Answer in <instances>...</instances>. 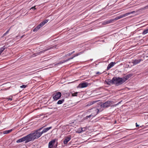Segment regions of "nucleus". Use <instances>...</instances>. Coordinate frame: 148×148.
<instances>
[{
  "label": "nucleus",
  "instance_id": "obj_36",
  "mask_svg": "<svg viewBox=\"0 0 148 148\" xmlns=\"http://www.w3.org/2000/svg\"><path fill=\"white\" fill-rule=\"evenodd\" d=\"M136 127H138L139 126V125L137 124V123H136Z\"/></svg>",
  "mask_w": 148,
  "mask_h": 148
},
{
  "label": "nucleus",
  "instance_id": "obj_3",
  "mask_svg": "<svg viewBox=\"0 0 148 148\" xmlns=\"http://www.w3.org/2000/svg\"><path fill=\"white\" fill-rule=\"evenodd\" d=\"M61 95L62 94L60 92H55L52 95L53 99L54 101H56L60 98Z\"/></svg>",
  "mask_w": 148,
  "mask_h": 148
},
{
  "label": "nucleus",
  "instance_id": "obj_27",
  "mask_svg": "<svg viewBox=\"0 0 148 148\" xmlns=\"http://www.w3.org/2000/svg\"><path fill=\"white\" fill-rule=\"evenodd\" d=\"M49 21V19H46L44 21H43L42 22L43 23L44 25L47 23L48 21Z\"/></svg>",
  "mask_w": 148,
  "mask_h": 148
},
{
  "label": "nucleus",
  "instance_id": "obj_38",
  "mask_svg": "<svg viewBox=\"0 0 148 148\" xmlns=\"http://www.w3.org/2000/svg\"><path fill=\"white\" fill-rule=\"evenodd\" d=\"M74 52H75V51H72V52H71V54H72Z\"/></svg>",
  "mask_w": 148,
  "mask_h": 148
},
{
  "label": "nucleus",
  "instance_id": "obj_44",
  "mask_svg": "<svg viewBox=\"0 0 148 148\" xmlns=\"http://www.w3.org/2000/svg\"><path fill=\"white\" fill-rule=\"evenodd\" d=\"M116 123V121H115V123Z\"/></svg>",
  "mask_w": 148,
  "mask_h": 148
},
{
  "label": "nucleus",
  "instance_id": "obj_25",
  "mask_svg": "<svg viewBox=\"0 0 148 148\" xmlns=\"http://www.w3.org/2000/svg\"><path fill=\"white\" fill-rule=\"evenodd\" d=\"M82 53H83L82 52H81L78 53L74 55V57H75L77 56H79V55L82 54Z\"/></svg>",
  "mask_w": 148,
  "mask_h": 148
},
{
  "label": "nucleus",
  "instance_id": "obj_16",
  "mask_svg": "<svg viewBox=\"0 0 148 148\" xmlns=\"http://www.w3.org/2000/svg\"><path fill=\"white\" fill-rule=\"evenodd\" d=\"M42 27L39 24L37 26L33 29V31L34 32H36Z\"/></svg>",
  "mask_w": 148,
  "mask_h": 148
},
{
  "label": "nucleus",
  "instance_id": "obj_6",
  "mask_svg": "<svg viewBox=\"0 0 148 148\" xmlns=\"http://www.w3.org/2000/svg\"><path fill=\"white\" fill-rule=\"evenodd\" d=\"M52 128V127H47L46 128H44L42 130V131L39 133H38V134H36V135H37V136H36L37 137H40L42 135V134L44 133H45L46 132H47L50 129Z\"/></svg>",
  "mask_w": 148,
  "mask_h": 148
},
{
  "label": "nucleus",
  "instance_id": "obj_22",
  "mask_svg": "<svg viewBox=\"0 0 148 148\" xmlns=\"http://www.w3.org/2000/svg\"><path fill=\"white\" fill-rule=\"evenodd\" d=\"M147 33H148V27L147 29L144 30L142 32V34H145Z\"/></svg>",
  "mask_w": 148,
  "mask_h": 148
},
{
  "label": "nucleus",
  "instance_id": "obj_19",
  "mask_svg": "<svg viewBox=\"0 0 148 148\" xmlns=\"http://www.w3.org/2000/svg\"><path fill=\"white\" fill-rule=\"evenodd\" d=\"M64 101V99H63L61 100H59L57 103L58 104H60L62 103Z\"/></svg>",
  "mask_w": 148,
  "mask_h": 148
},
{
  "label": "nucleus",
  "instance_id": "obj_43",
  "mask_svg": "<svg viewBox=\"0 0 148 148\" xmlns=\"http://www.w3.org/2000/svg\"><path fill=\"white\" fill-rule=\"evenodd\" d=\"M100 106H101V107H102V104H101L100 105Z\"/></svg>",
  "mask_w": 148,
  "mask_h": 148
},
{
  "label": "nucleus",
  "instance_id": "obj_1",
  "mask_svg": "<svg viewBox=\"0 0 148 148\" xmlns=\"http://www.w3.org/2000/svg\"><path fill=\"white\" fill-rule=\"evenodd\" d=\"M124 81L123 78L114 77L109 82L110 84H114L116 86H118L123 84L124 82Z\"/></svg>",
  "mask_w": 148,
  "mask_h": 148
},
{
  "label": "nucleus",
  "instance_id": "obj_26",
  "mask_svg": "<svg viewBox=\"0 0 148 148\" xmlns=\"http://www.w3.org/2000/svg\"><path fill=\"white\" fill-rule=\"evenodd\" d=\"M65 62L64 61V60L58 63H57L56 64V65H58V64H62L63 63Z\"/></svg>",
  "mask_w": 148,
  "mask_h": 148
},
{
  "label": "nucleus",
  "instance_id": "obj_30",
  "mask_svg": "<svg viewBox=\"0 0 148 148\" xmlns=\"http://www.w3.org/2000/svg\"><path fill=\"white\" fill-rule=\"evenodd\" d=\"M148 5L146 6H145L144 8H142V9L143 10H145V9H148Z\"/></svg>",
  "mask_w": 148,
  "mask_h": 148
},
{
  "label": "nucleus",
  "instance_id": "obj_32",
  "mask_svg": "<svg viewBox=\"0 0 148 148\" xmlns=\"http://www.w3.org/2000/svg\"><path fill=\"white\" fill-rule=\"evenodd\" d=\"M40 24L41 26L42 27L44 25V24L42 22L40 23Z\"/></svg>",
  "mask_w": 148,
  "mask_h": 148
},
{
  "label": "nucleus",
  "instance_id": "obj_2",
  "mask_svg": "<svg viewBox=\"0 0 148 148\" xmlns=\"http://www.w3.org/2000/svg\"><path fill=\"white\" fill-rule=\"evenodd\" d=\"M33 140H34L32 137L31 135L29 134L26 136L16 141V142L19 143L25 141V143H27Z\"/></svg>",
  "mask_w": 148,
  "mask_h": 148
},
{
  "label": "nucleus",
  "instance_id": "obj_33",
  "mask_svg": "<svg viewBox=\"0 0 148 148\" xmlns=\"http://www.w3.org/2000/svg\"><path fill=\"white\" fill-rule=\"evenodd\" d=\"M70 58H69L68 59H67L66 60H64V61L65 62H67L69 60H70Z\"/></svg>",
  "mask_w": 148,
  "mask_h": 148
},
{
  "label": "nucleus",
  "instance_id": "obj_18",
  "mask_svg": "<svg viewBox=\"0 0 148 148\" xmlns=\"http://www.w3.org/2000/svg\"><path fill=\"white\" fill-rule=\"evenodd\" d=\"M12 130V129H11L8 130L4 131L3 132V133L4 134H8L11 132Z\"/></svg>",
  "mask_w": 148,
  "mask_h": 148
},
{
  "label": "nucleus",
  "instance_id": "obj_45",
  "mask_svg": "<svg viewBox=\"0 0 148 148\" xmlns=\"http://www.w3.org/2000/svg\"><path fill=\"white\" fill-rule=\"evenodd\" d=\"M102 42H103V40H102Z\"/></svg>",
  "mask_w": 148,
  "mask_h": 148
},
{
  "label": "nucleus",
  "instance_id": "obj_28",
  "mask_svg": "<svg viewBox=\"0 0 148 148\" xmlns=\"http://www.w3.org/2000/svg\"><path fill=\"white\" fill-rule=\"evenodd\" d=\"M27 85H23L22 86H20V87L21 88H26V87H27Z\"/></svg>",
  "mask_w": 148,
  "mask_h": 148
},
{
  "label": "nucleus",
  "instance_id": "obj_10",
  "mask_svg": "<svg viewBox=\"0 0 148 148\" xmlns=\"http://www.w3.org/2000/svg\"><path fill=\"white\" fill-rule=\"evenodd\" d=\"M71 136L70 135H69L66 137H65V139L63 141V143L64 144H66L71 139Z\"/></svg>",
  "mask_w": 148,
  "mask_h": 148
},
{
  "label": "nucleus",
  "instance_id": "obj_5",
  "mask_svg": "<svg viewBox=\"0 0 148 148\" xmlns=\"http://www.w3.org/2000/svg\"><path fill=\"white\" fill-rule=\"evenodd\" d=\"M56 141V139H55L52 140L51 141L49 142L48 144V148H56L57 146L58 143H57L55 145H54Z\"/></svg>",
  "mask_w": 148,
  "mask_h": 148
},
{
  "label": "nucleus",
  "instance_id": "obj_41",
  "mask_svg": "<svg viewBox=\"0 0 148 148\" xmlns=\"http://www.w3.org/2000/svg\"><path fill=\"white\" fill-rule=\"evenodd\" d=\"M23 36H21V38H23Z\"/></svg>",
  "mask_w": 148,
  "mask_h": 148
},
{
  "label": "nucleus",
  "instance_id": "obj_12",
  "mask_svg": "<svg viewBox=\"0 0 148 148\" xmlns=\"http://www.w3.org/2000/svg\"><path fill=\"white\" fill-rule=\"evenodd\" d=\"M88 86V84L84 82L80 84L78 86L77 88H84Z\"/></svg>",
  "mask_w": 148,
  "mask_h": 148
},
{
  "label": "nucleus",
  "instance_id": "obj_15",
  "mask_svg": "<svg viewBox=\"0 0 148 148\" xmlns=\"http://www.w3.org/2000/svg\"><path fill=\"white\" fill-rule=\"evenodd\" d=\"M142 60L141 59L139 60H133L132 63L134 64H136L142 61Z\"/></svg>",
  "mask_w": 148,
  "mask_h": 148
},
{
  "label": "nucleus",
  "instance_id": "obj_4",
  "mask_svg": "<svg viewBox=\"0 0 148 148\" xmlns=\"http://www.w3.org/2000/svg\"><path fill=\"white\" fill-rule=\"evenodd\" d=\"M42 128L43 127L36 130H35L33 132H32L30 134L31 135V136L34 140L35 139L38 138L39 137H37H37L36 136H37V135H36V134H38V133H40V132H39L38 131H40Z\"/></svg>",
  "mask_w": 148,
  "mask_h": 148
},
{
  "label": "nucleus",
  "instance_id": "obj_35",
  "mask_svg": "<svg viewBox=\"0 0 148 148\" xmlns=\"http://www.w3.org/2000/svg\"><path fill=\"white\" fill-rule=\"evenodd\" d=\"M122 101H120L118 103H117L116 104V105H118L119 103H121V102Z\"/></svg>",
  "mask_w": 148,
  "mask_h": 148
},
{
  "label": "nucleus",
  "instance_id": "obj_37",
  "mask_svg": "<svg viewBox=\"0 0 148 148\" xmlns=\"http://www.w3.org/2000/svg\"><path fill=\"white\" fill-rule=\"evenodd\" d=\"M74 57H74V56H73L72 57H71L70 58V60L73 59Z\"/></svg>",
  "mask_w": 148,
  "mask_h": 148
},
{
  "label": "nucleus",
  "instance_id": "obj_42",
  "mask_svg": "<svg viewBox=\"0 0 148 148\" xmlns=\"http://www.w3.org/2000/svg\"><path fill=\"white\" fill-rule=\"evenodd\" d=\"M97 73V74H98L99 73V72H97V73Z\"/></svg>",
  "mask_w": 148,
  "mask_h": 148
},
{
  "label": "nucleus",
  "instance_id": "obj_39",
  "mask_svg": "<svg viewBox=\"0 0 148 148\" xmlns=\"http://www.w3.org/2000/svg\"><path fill=\"white\" fill-rule=\"evenodd\" d=\"M81 130H82L81 131H80V132H78L79 133H80V132H82V129Z\"/></svg>",
  "mask_w": 148,
  "mask_h": 148
},
{
  "label": "nucleus",
  "instance_id": "obj_24",
  "mask_svg": "<svg viewBox=\"0 0 148 148\" xmlns=\"http://www.w3.org/2000/svg\"><path fill=\"white\" fill-rule=\"evenodd\" d=\"M78 92H76L75 93L71 92V95L72 97L77 96Z\"/></svg>",
  "mask_w": 148,
  "mask_h": 148
},
{
  "label": "nucleus",
  "instance_id": "obj_23",
  "mask_svg": "<svg viewBox=\"0 0 148 148\" xmlns=\"http://www.w3.org/2000/svg\"><path fill=\"white\" fill-rule=\"evenodd\" d=\"M10 29H9L3 35V36H2V37H4L7 34H8L9 33V31L10 30Z\"/></svg>",
  "mask_w": 148,
  "mask_h": 148
},
{
  "label": "nucleus",
  "instance_id": "obj_9",
  "mask_svg": "<svg viewBox=\"0 0 148 148\" xmlns=\"http://www.w3.org/2000/svg\"><path fill=\"white\" fill-rule=\"evenodd\" d=\"M111 104V102L110 101H107L104 103H102V107L107 108L110 106Z\"/></svg>",
  "mask_w": 148,
  "mask_h": 148
},
{
  "label": "nucleus",
  "instance_id": "obj_29",
  "mask_svg": "<svg viewBox=\"0 0 148 148\" xmlns=\"http://www.w3.org/2000/svg\"><path fill=\"white\" fill-rule=\"evenodd\" d=\"M11 97V98H7V99H8V100H10L12 101V96H10V97Z\"/></svg>",
  "mask_w": 148,
  "mask_h": 148
},
{
  "label": "nucleus",
  "instance_id": "obj_34",
  "mask_svg": "<svg viewBox=\"0 0 148 148\" xmlns=\"http://www.w3.org/2000/svg\"><path fill=\"white\" fill-rule=\"evenodd\" d=\"M35 7H36V6H34V7H32L31 8V9H34V10H35L36 9V8H35Z\"/></svg>",
  "mask_w": 148,
  "mask_h": 148
},
{
  "label": "nucleus",
  "instance_id": "obj_20",
  "mask_svg": "<svg viewBox=\"0 0 148 148\" xmlns=\"http://www.w3.org/2000/svg\"><path fill=\"white\" fill-rule=\"evenodd\" d=\"M6 48L5 46H4L3 47L0 48V55Z\"/></svg>",
  "mask_w": 148,
  "mask_h": 148
},
{
  "label": "nucleus",
  "instance_id": "obj_17",
  "mask_svg": "<svg viewBox=\"0 0 148 148\" xmlns=\"http://www.w3.org/2000/svg\"><path fill=\"white\" fill-rule=\"evenodd\" d=\"M50 49L49 48V49H45V50H43L42 51H41L39 52H38V53H37V54H38V55H40V54L41 53H44V52H45V51H47L48 50H49V49Z\"/></svg>",
  "mask_w": 148,
  "mask_h": 148
},
{
  "label": "nucleus",
  "instance_id": "obj_14",
  "mask_svg": "<svg viewBox=\"0 0 148 148\" xmlns=\"http://www.w3.org/2000/svg\"><path fill=\"white\" fill-rule=\"evenodd\" d=\"M114 20L111 19L108 21H105L103 22L102 23L103 25H106L111 23Z\"/></svg>",
  "mask_w": 148,
  "mask_h": 148
},
{
  "label": "nucleus",
  "instance_id": "obj_21",
  "mask_svg": "<svg viewBox=\"0 0 148 148\" xmlns=\"http://www.w3.org/2000/svg\"><path fill=\"white\" fill-rule=\"evenodd\" d=\"M95 102H96V101H90L87 104V106H90L92 105Z\"/></svg>",
  "mask_w": 148,
  "mask_h": 148
},
{
  "label": "nucleus",
  "instance_id": "obj_8",
  "mask_svg": "<svg viewBox=\"0 0 148 148\" xmlns=\"http://www.w3.org/2000/svg\"><path fill=\"white\" fill-rule=\"evenodd\" d=\"M132 12H128L124 14L120 15L119 16H117L114 19L115 20H117L122 18H123L124 17H125L129 14H132Z\"/></svg>",
  "mask_w": 148,
  "mask_h": 148
},
{
  "label": "nucleus",
  "instance_id": "obj_40",
  "mask_svg": "<svg viewBox=\"0 0 148 148\" xmlns=\"http://www.w3.org/2000/svg\"><path fill=\"white\" fill-rule=\"evenodd\" d=\"M106 138V137H103V138H102V139H104V138Z\"/></svg>",
  "mask_w": 148,
  "mask_h": 148
},
{
  "label": "nucleus",
  "instance_id": "obj_13",
  "mask_svg": "<svg viewBox=\"0 0 148 148\" xmlns=\"http://www.w3.org/2000/svg\"><path fill=\"white\" fill-rule=\"evenodd\" d=\"M116 64V63L115 62H112L110 63L108 65V67H107V70H108L110 69L112 67L114 66Z\"/></svg>",
  "mask_w": 148,
  "mask_h": 148
},
{
  "label": "nucleus",
  "instance_id": "obj_31",
  "mask_svg": "<svg viewBox=\"0 0 148 148\" xmlns=\"http://www.w3.org/2000/svg\"><path fill=\"white\" fill-rule=\"evenodd\" d=\"M71 55H72L71 53H69L67 54L66 55V56H70Z\"/></svg>",
  "mask_w": 148,
  "mask_h": 148
},
{
  "label": "nucleus",
  "instance_id": "obj_7",
  "mask_svg": "<svg viewBox=\"0 0 148 148\" xmlns=\"http://www.w3.org/2000/svg\"><path fill=\"white\" fill-rule=\"evenodd\" d=\"M95 111L97 112V113L95 114H91L90 115L86 116V117L84 118V120L87 119H88V118L90 119L91 117H92V118L93 117L96 115L97 114H98L99 112V110L97 108H95Z\"/></svg>",
  "mask_w": 148,
  "mask_h": 148
},
{
  "label": "nucleus",
  "instance_id": "obj_11",
  "mask_svg": "<svg viewBox=\"0 0 148 148\" xmlns=\"http://www.w3.org/2000/svg\"><path fill=\"white\" fill-rule=\"evenodd\" d=\"M133 75V74L131 73L123 77L122 78L123 79V80H124V82H125L129 78L131 77Z\"/></svg>",
  "mask_w": 148,
  "mask_h": 148
}]
</instances>
